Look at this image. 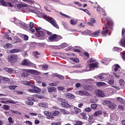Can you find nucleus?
<instances>
[{"label": "nucleus", "instance_id": "1", "mask_svg": "<svg viewBox=\"0 0 125 125\" xmlns=\"http://www.w3.org/2000/svg\"><path fill=\"white\" fill-rule=\"evenodd\" d=\"M38 17H40V18H43L46 21H47L49 23H50L52 25L54 26V27H55V28H57V29H59V26H58V24L56 23V21L54 20L53 18H50L49 17H47L46 15H44V14L42 13H39L37 14Z\"/></svg>", "mask_w": 125, "mask_h": 125}, {"label": "nucleus", "instance_id": "2", "mask_svg": "<svg viewBox=\"0 0 125 125\" xmlns=\"http://www.w3.org/2000/svg\"><path fill=\"white\" fill-rule=\"evenodd\" d=\"M113 21L111 20L108 21L106 23L104 24V26L103 27V30L102 31L101 34L103 35V36L106 37V35H107L109 31V29H111V28L113 27Z\"/></svg>", "mask_w": 125, "mask_h": 125}, {"label": "nucleus", "instance_id": "3", "mask_svg": "<svg viewBox=\"0 0 125 125\" xmlns=\"http://www.w3.org/2000/svg\"><path fill=\"white\" fill-rule=\"evenodd\" d=\"M18 60V56H17V54L15 55H10L8 56L7 58V61L10 63H11L12 64H14L15 63H16L17 62V61Z\"/></svg>", "mask_w": 125, "mask_h": 125}, {"label": "nucleus", "instance_id": "4", "mask_svg": "<svg viewBox=\"0 0 125 125\" xmlns=\"http://www.w3.org/2000/svg\"><path fill=\"white\" fill-rule=\"evenodd\" d=\"M61 39H62V36L57 35V34H53L48 37V40L50 42H58V41Z\"/></svg>", "mask_w": 125, "mask_h": 125}, {"label": "nucleus", "instance_id": "5", "mask_svg": "<svg viewBox=\"0 0 125 125\" xmlns=\"http://www.w3.org/2000/svg\"><path fill=\"white\" fill-rule=\"evenodd\" d=\"M23 73L21 74V77L23 78H28L29 76V73H31V69H23Z\"/></svg>", "mask_w": 125, "mask_h": 125}, {"label": "nucleus", "instance_id": "6", "mask_svg": "<svg viewBox=\"0 0 125 125\" xmlns=\"http://www.w3.org/2000/svg\"><path fill=\"white\" fill-rule=\"evenodd\" d=\"M98 65H99V63L98 62L90 63L89 65L90 70H91V71H93L95 68H98Z\"/></svg>", "mask_w": 125, "mask_h": 125}, {"label": "nucleus", "instance_id": "7", "mask_svg": "<svg viewBox=\"0 0 125 125\" xmlns=\"http://www.w3.org/2000/svg\"><path fill=\"white\" fill-rule=\"evenodd\" d=\"M43 113L45 116H47V119H49V120L50 119H54V117H53V115H52V112H49L47 111H44Z\"/></svg>", "mask_w": 125, "mask_h": 125}, {"label": "nucleus", "instance_id": "8", "mask_svg": "<svg viewBox=\"0 0 125 125\" xmlns=\"http://www.w3.org/2000/svg\"><path fill=\"white\" fill-rule=\"evenodd\" d=\"M61 104L62 107H63V108H69L72 107V105L68 104V103L66 102L65 101L62 103H61Z\"/></svg>", "mask_w": 125, "mask_h": 125}, {"label": "nucleus", "instance_id": "9", "mask_svg": "<svg viewBox=\"0 0 125 125\" xmlns=\"http://www.w3.org/2000/svg\"><path fill=\"white\" fill-rule=\"evenodd\" d=\"M36 37H42L45 36V33L42 31H39L38 33H35Z\"/></svg>", "mask_w": 125, "mask_h": 125}, {"label": "nucleus", "instance_id": "10", "mask_svg": "<svg viewBox=\"0 0 125 125\" xmlns=\"http://www.w3.org/2000/svg\"><path fill=\"white\" fill-rule=\"evenodd\" d=\"M97 96L99 97H104L105 95L103 93V91L101 90H98L97 91Z\"/></svg>", "mask_w": 125, "mask_h": 125}, {"label": "nucleus", "instance_id": "11", "mask_svg": "<svg viewBox=\"0 0 125 125\" xmlns=\"http://www.w3.org/2000/svg\"><path fill=\"white\" fill-rule=\"evenodd\" d=\"M0 103H2V104H6V103H10L11 104H16V103L14 101L8 100L6 102L4 101H2L0 102Z\"/></svg>", "mask_w": 125, "mask_h": 125}, {"label": "nucleus", "instance_id": "12", "mask_svg": "<svg viewBox=\"0 0 125 125\" xmlns=\"http://www.w3.org/2000/svg\"><path fill=\"white\" fill-rule=\"evenodd\" d=\"M21 65L23 66H31V63L27 61V60H24L21 62Z\"/></svg>", "mask_w": 125, "mask_h": 125}, {"label": "nucleus", "instance_id": "13", "mask_svg": "<svg viewBox=\"0 0 125 125\" xmlns=\"http://www.w3.org/2000/svg\"><path fill=\"white\" fill-rule=\"evenodd\" d=\"M3 70L4 71H5V72H7V73H8V74H12V72H13V69L11 68L4 67Z\"/></svg>", "mask_w": 125, "mask_h": 125}, {"label": "nucleus", "instance_id": "14", "mask_svg": "<svg viewBox=\"0 0 125 125\" xmlns=\"http://www.w3.org/2000/svg\"><path fill=\"white\" fill-rule=\"evenodd\" d=\"M78 92L80 95H86L87 96H88V95H89V93L87 92L86 91L80 90Z\"/></svg>", "mask_w": 125, "mask_h": 125}, {"label": "nucleus", "instance_id": "15", "mask_svg": "<svg viewBox=\"0 0 125 125\" xmlns=\"http://www.w3.org/2000/svg\"><path fill=\"white\" fill-rule=\"evenodd\" d=\"M100 30H99L95 32H93L91 34V36L94 37L95 38H96L97 37H98L100 34Z\"/></svg>", "mask_w": 125, "mask_h": 125}, {"label": "nucleus", "instance_id": "16", "mask_svg": "<svg viewBox=\"0 0 125 125\" xmlns=\"http://www.w3.org/2000/svg\"><path fill=\"white\" fill-rule=\"evenodd\" d=\"M96 85L98 86V87H100V86H106L107 84L104 82H97Z\"/></svg>", "mask_w": 125, "mask_h": 125}, {"label": "nucleus", "instance_id": "17", "mask_svg": "<svg viewBox=\"0 0 125 125\" xmlns=\"http://www.w3.org/2000/svg\"><path fill=\"white\" fill-rule=\"evenodd\" d=\"M65 97L69 99H74L75 98V95L69 93L65 94Z\"/></svg>", "mask_w": 125, "mask_h": 125}, {"label": "nucleus", "instance_id": "18", "mask_svg": "<svg viewBox=\"0 0 125 125\" xmlns=\"http://www.w3.org/2000/svg\"><path fill=\"white\" fill-rule=\"evenodd\" d=\"M39 106L43 108H48V104L47 103H39Z\"/></svg>", "mask_w": 125, "mask_h": 125}, {"label": "nucleus", "instance_id": "19", "mask_svg": "<svg viewBox=\"0 0 125 125\" xmlns=\"http://www.w3.org/2000/svg\"><path fill=\"white\" fill-rule=\"evenodd\" d=\"M53 77H57V78H58L60 80H64V79H65L62 75L58 74L57 73H55L53 75Z\"/></svg>", "mask_w": 125, "mask_h": 125}, {"label": "nucleus", "instance_id": "20", "mask_svg": "<svg viewBox=\"0 0 125 125\" xmlns=\"http://www.w3.org/2000/svg\"><path fill=\"white\" fill-rule=\"evenodd\" d=\"M57 91V89L54 87H50L48 89V92H55Z\"/></svg>", "mask_w": 125, "mask_h": 125}, {"label": "nucleus", "instance_id": "21", "mask_svg": "<svg viewBox=\"0 0 125 125\" xmlns=\"http://www.w3.org/2000/svg\"><path fill=\"white\" fill-rule=\"evenodd\" d=\"M21 51L19 49H13L10 50V53H18Z\"/></svg>", "mask_w": 125, "mask_h": 125}, {"label": "nucleus", "instance_id": "22", "mask_svg": "<svg viewBox=\"0 0 125 125\" xmlns=\"http://www.w3.org/2000/svg\"><path fill=\"white\" fill-rule=\"evenodd\" d=\"M80 116H81L83 120H87V115H86V113L84 112H82L80 114Z\"/></svg>", "mask_w": 125, "mask_h": 125}, {"label": "nucleus", "instance_id": "23", "mask_svg": "<svg viewBox=\"0 0 125 125\" xmlns=\"http://www.w3.org/2000/svg\"><path fill=\"white\" fill-rule=\"evenodd\" d=\"M61 113L63 115H69L70 114L68 111L64 109H61Z\"/></svg>", "mask_w": 125, "mask_h": 125}, {"label": "nucleus", "instance_id": "24", "mask_svg": "<svg viewBox=\"0 0 125 125\" xmlns=\"http://www.w3.org/2000/svg\"><path fill=\"white\" fill-rule=\"evenodd\" d=\"M34 93H39V92H41V91H42V89L36 86H34Z\"/></svg>", "mask_w": 125, "mask_h": 125}, {"label": "nucleus", "instance_id": "25", "mask_svg": "<svg viewBox=\"0 0 125 125\" xmlns=\"http://www.w3.org/2000/svg\"><path fill=\"white\" fill-rule=\"evenodd\" d=\"M4 48H11L12 47V44L10 43H7L5 45L3 46Z\"/></svg>", "mask_w": 125, "mask_h": 125}, {"label": "nucleus", "instance_id": "26", "mask_svg": "<svg viewBox=\"0 0 125 125\" xmlns=\"http://www.w3.org/2000/svg\"><path fill=\"white\" fill-rule=\"evenodd\" d=\"M34 96L36 97L38 99H43V98H44V97L42 95L36 94L34 95Z\"/></svg>", "mask_w": 125, "mask_h": 125}, {"label": "nucleus", "instance_id": "27", "mask_svg": "<svg viewBox=\"0 0 125 125\" xmlns=\"http://www.w3.org/2000/svg\"><path fill=\"white\" fill-rule=\"evenodd\" d=\"M102 114H103V112H102V111H96L93 115L94 117H97V116H99L100 115H102Z\"/></svg>", "mask_w": 125, "mask_h": 125}, {"label": "nucleus", "instance_id": "28", "mask_svg": "<svg viewBox=\"0 0 125 125\" xmlns=\"http://www.w3.org/2000/svg\"><path fill=\"white\" fill-rule=\"evenodd\" d=\"M84 90H87V91H88L89 90H91V89H92V87H91V86L89 85H85L84 87Z\"/></svg>", "mask_w": 125, "mask_h": 125}, {"label": "nucleus", "instance_id": "29", "mask_svg": "<svg viewBox=\"0 0 125 125\" xmlns=\"http://www.w3.org/2000/svg\"><path fill=\"white\" fill-rule=\"evenodd\" d=\"M39 71L33 69H30V74L32 75H39Z\"/></svg>", "mask_w": 125, "mask_h": 125}, {"label": "nucleus", "instance_id": "30", "mask_svg": "<svg viewBox=\"0 0 125 125\" xmlns=\"http://www.w3.org/2000/svg\"><path fill=\"white\" fill-rule=\"evenodd\" d=\"M74 110L76 115H78L79 113H81V112H82V110L78 107H74Z\"/></svg>", "mask_w": 125, "mask_h": 125}, {"label": "nucleus", "instance_id": "31", "mask_svg": "<svg viewBox=\"0 0 125 125\" xmlns=\"http://www.w3.org/2000/svg\"><path fill=\"white\" fill-rule=\"evenodd\" d=\"M25 104L29 106H32V105H34V102L31 101V100H28L27 101L25 102Z\"/></svg>", "mask_w": 125, "mask_h": 125}, {"label": "nucleus", "instance_id": "32", "mask_svg": "<svg viewBox=\"0 0 125 125\" xmlns=\"http://www.w3.org/2000/svg\"><path fill=\"white\" fill-rule=\"evenodd\" d=\"M70 59L72 60V61H73V62H75V63H79V62H80V60L78 58H70Z\"/></svg>", "mask_w": 125, "mask_h": 125}, {"label": "nucleus", "instance_id": "33", "mask_svg": "<svg viewBox=\"0 0 125 125\" xmlns=\"http://www.w3.org/2000/svg\"><path fill=\"white\" fill-rule=\"evenodd\" d=\"M9 105H7L6 104H3L2 105V109L5 110V111H8V110H9Z\"/></svg>", "mask_w": 125, "mask_h": 125}, {"label": "nucleus", "instance_id": "34", "mask_svg": "<svg viewBox=\"0 0 125 125\" xmlns=\"http://www.w3.org/2000/svg\"><path fill=\"white\" fill-rule=\"evenodd\" d=\"M114 67L115 68L114 70L115 71V72H117V71H118L119 69L121 68V66H120V65H119L118 64H115Z\"/></svg>", "mask_w": 125, "mask_h": 125}, {"label": "nucleus", "instance_id": "35", "mask_svg": "<svg viewBox=\"0 0 125 125\" xmlns=\"http://www.w3.org/2000/svg\"><path fill=\"white\" fill-rule=\"evenodd\" d=\"M58 83H59V82L57 81L56 82L51 83L49 84L50 86H56L57 85H58Z\"/></svg>", "mask_w": 125, "mask_h": 125}, {"label": "nucleus", "instance_id": "36", "mask_svg": "<svg viewBox=\"0 0 125 125\" xmlns=\"http://www.w3.org/2000/svg\"><path fill=\"white\" fill-rule=\"evenodd\" d=\"M91 108L93 109V110H96V109H97V104H91Z\"/></svg>", "mask_w": 125, "mask_h": 125}, {"label": "nucleus", "instance_id": "37", "mask_svg": "<svg viewBox=\"0 0 125 125\" xmlns=\"http://www.w3.org/2000/svg\"><path fill=\"white\" fill-rule=\"evenodd\" d=\"M59 114H60V112L59 111L55 110L54 112H52V116L54 117V116H58Z\"/></svg>", "mask_w": 125, "mask_h": 125}, {"label": "nucleus", "instance_id": "38", "mask_svg": "<svg viewBox=\"0 0 125 125\" xmlns=\"http://www.w3.org/2000/svg\"><path fill=\"white\" fill-rule=\"evenodd\" d=\"M108 108L110 109H116L115 104H110L108 105Z\"/></svg>", "mask_w": 125, "mask_h": 125}, {"label": "nucleus", "instance_id": "39", "mask_svg": "<svg viewBox=\"0 0 125 125\" xmlns=\"http://www.w3.org/2000/svg\"><path fill=\"white\" fill-rule=\"evenodd\" d=\"M97 102H98V100L96 98L92 99L90 100L91 103H97Z\"/></svg>", "mask_w": 125, "mask_h": 125}, {"label": "nucleus", "instance_id": "40", "mask_svg": "<svg viewBox=\"0 0 125 125\" xmlns=\"http://www.w3.org/2000/svg\"><path fill=\"white\" fill-rule=\"evenodd\" d=\"M97 12H99V13H101V12H102V11H103V9L101 7H100V6H98L97 7V9H96Z\"/></svg>", "mask_w": 125, "mask_h": 125}, {"label": "nucleus", "instance_id": "41", "mask_svg": "<svg viewBox=\"0 0 125 125\" xmlns=\"http://www.w3.org/2000/svg\"><path fill=\"white\" fill-rule=\"evenodd\" d=\"M0 3L3 6H7V3H6V2H5V1H4L3 0H0Z\"/></svg>", "mask_w": 125, "mask_h": 125}, {"label": "nucleus", "instance_id": "42", "mask_svg": "<svg viewBox=\"0 0 125 125\" xmlns=\"http://www.w3.org/2000/svg\"><path fill=\"white\" fill-rule=\"evenodd\" d=\"M67 46H68V44L66 43H63L60 45L61 48H65V47H67Z\"/></svg>", "mask_w": 125, "mask_h": 125}, {"label": "nucleus", "instance_id": "43", "mask_svg": "<svg viewBox=\"0 0 125 125\" xmlns=\"http://www.w3.org/2000/svg\"><path fill=\"white\" fill-rule=\"evenodd\" d=\"M34 55L36 58H39V56L38 55H41V54L38 51H35L33 52Z\"/></svg>", "mask_w": 125, "mask_h": 125}, {"label": "nucleus", "instance_id": "44", "mask_svg": "<svg viewBox=\"0 0 125 125\" xmlns=\"http://www.w3.org/2000/svg\"><path fill=\"white\" fill-rule=\"evenodd\" d=\"M8 121L9 122V123L11 125H12V124H14V121H13V120L12 119V117H10L8 119Z\"/></svg>", "mask_w": 125, "mask_h": 125}, {"label": "nucleus", "instance_id": "45", "mask_svg": "<svg viewBox=\"0 0 125 125\" xmlns=\"http://www.w3.org/2000/svg\"><path fill=\"white\" fill-rule=\"evenodd\" d=\"M11 112L13 113V114H16L17 115H22V113H21L20 112L18 111H15L13 110H11Z\"/></svg>", "mask_w": 125, "mask_h": 125}, {"label": "nucleus", "instance_id": "46", "mask_svg": "<svg viewBox=\"0 0 125 125\" xmlns=\"http://www.w3.org/2000/svg\"><path fill=\"white\" fill-rule=\"evenodd\" d=\"M70 23L71 25H73L74 26V25H76V24H77V21H75V20L72 19L70 20Z\"/></svg>", "mask_w": 125, "mask_h": 125}, {"label": "nucleus", "instance_id": "47", "mask_svg": "<svg viewBox=\"0 0 125 125\" xmlns=\"http://www.w3.org/2000/svg\"><path fill=\"white\" fill-rule=\"evenodd\" d=\"M60 15H62V16H63L64 17H65L66 18H71V17L65 14H63V13H62V12H60Z\"/></svg>", "mask_w": 125, "mask_h": 125}, {"label": "nucleus", "instance_id": "48", "mask_svg": "<svg viewBox=\"0 0 125 125\" xmlns=\"http://www.w3.org/2000/svg\"><path fill=\"white\" fill-rule=\"evenodd\" d=\"M1 80L2 81H4L5 82H9L10 81V79H9V78L3 77H2Z\"/></svg>", "mask_w": 125, "mask_h": 125}, {"label": "nucleus", "instance_id": "49", "mask_svg": "<svg viewBox=\"0 0 125 125\" xmlns=\"http://www.w3.org/2000/svg\"><path fill=\"white\" fill-rule=\"evenodd\" d=\"M22 83L23 84H25V85H29V86L31 85L30 82H29L28 81H22Z\"/></svg>", "mask_w": 125, "mask_h": 125}, {"label": "nucleus", "instance_id": "50", "mask_svg": "<svg viewBox=\"0 0 125 125\" xmlns=\"http://www.w3.org/2000/svg\"><path fill=\"white\" fill-rule=\"evenodd\" d=\"M80 10H83V11H84V12L87 13V14H88V15H90V13H89V12L88 11V10H87V9H84L83 8H80Z\"/></svg>", "mask_w": 125, "mask_h": 125}, {"label": "nucleus", "instance_id": "51", "mask_svg": "<svg viewBox=\"0 0 125 125\" xmlns=\"http://www.w3.org/2000/svg\"><path fill=\"white\" fill-rule=\"evenodd\" d=\"M114 83L115 81H114L113 79H110L108 82V83H109V84H114Z\"/></svg>", "mask_w": 125, "mask_h": 125}, {"label": "nucleus", "instance_id": "52", "mask_svg": "<svg viewBox=\"0 0 125 125\" xmlns=\"http://www.w3.org/2000/svg\"><path fill=\"white\" fill-rule=\"evenodd\" d=\"M122 36L124 37V39H125V29L122 28Z\"/></svg>", "mask_w": 125, "mask_h": 125}, {"label": "nucleus", "instance_id": "53", "mask_svg": "<svg viewBox=\"0 0 125 125\" xmlns=\"http://www.w3.org/2000/svg\"><path fill=\"white\" fill-rule=\"evenodd\" d=\"M84 111L85 112H91L92 109L90 107H86L84 109Z\"/></svg>", "mask_w": 125, "mask_h": 125}, {"label": "nucleus", "instance_id": "54", "mask_svg": "<svg viewBox=\"0 0 125 125\" xmlns=\"http://www.w3.org/2000/svg\"><path fill=\"white\" fill-rule=\"evenodd\" d=\"M16 85H10L9 86V89H12V90H13V89H15V88H16Z\"/></svg>", "mask_w": 125, "mask_h": 125}, {"label": "nucleus", "instance_id": "55", "mask_svg": "<svg viewBox=\"0 0 125 125\" xmlns=\"http://www.w3.org/2000/svg\"><path fill=\"white\" fill-rule=\"evenodd\" d=\"M24 6H25V5L23 4H19L17 5V7L18 8H21V7H24Z\"/></svg>", "mask_w": 125, "mask_h": 125}, {"label": "nucleus", "instance_id": "56", "mask_svg": "<svg viewBox=\"0 0 125 125\" xmlns=\"http://www.w3.org/2000/svg\"><path fill=\"white\" fill-rule=\"evenodd\" d=\"M23 38H24V41H28V40H29V37L26 35H22Z\"/></svg>", "mask_w": 125, "mask_h": 125}, {"label": "nucleus", "instance_id": "57", "mask_svg": "<svg viewBox=\"0 0 125 125\" xmlns=\"http://www.w3.org/2000/svg\"><path fill=\"white\" fill-rule=\"evenodd\" d=\"M40 30H42V27H38L35 28L36 32H37V33H39V32H41Z\"/></svg>", "mask_w": 125, "mask_h": 125}, {"label": "nucleus", "instance_id": "58", "mask_svg": "<svg viewBox=\"0 0 125 125\" xmlns=\"http://www.w3.org/2000/svg\"><path fill=\"white\" fill-rule=\"evenodd\" d=\"M113 51H117L118 52V51H120V49H119L118 47H114L113 49Z\"/></svg>", "mask_w": 125, "mask_h": 125}, {"label": "nucleus", "instance_id": "59", "mask_svg": "<svg viewBox=\"0 0 125 125\" xmlns=\"http://www.w3.org/2000/svg\"><path fill=\"white\" fill-rule=\"evenodd\" d=\"M118 108L119 109H120L121 110H124V109H125V106H123L122 105H119L118 106Z\"/></svg>", "mask_w": 125, "mask_h": 125}, {"label": "nucleus", "instance_id": "60", "mask_svg": "<svg viewBox=\"0 0 125 125\" xmlns=\"http://www.w3.org/2000/svg\"><path fill=\"white\" fill-rule=\"evenodd\" d=\"M124 83H125V81H124L123 79H121L119 81V83L120 85H123V84H124Z\"/></svg>", "mask_w": 125, "mask_h": 125}, {"label": "nucleus", "instance_id": "61", "mask_svg": "<svg viewBox=\"0 0 125 125\" xmlns=\"http://www.w3.org/2000/svg\"><path fill=\"white\" fill-rule=\"evenodd\" d=\"M29 27L30 29H33V28H34V22H31L29 24Z\"/></svg>", "mask_w": 125, "mask_h": 125}, {"label": "nucleus", "instance_id": "62", "mask_svg": "<svg viewBox=\"0 0 125 125\" xmlns=\"http://www.w3.org/2000/svg\"><path fill=\"white\" fill-rule=\"evenodd\" d=\"M47 68H48V65H43L42 69H44V70H47Z\"/></svg>", "mask_w": 125, "mask_h": 125}, {"label": "nucleus", "instance_id": "63", "mask_svg": "<svg viewBox=\"0 0 125 125\" xmlns=\"http://www.w3.org/2000/svg\"><path fill=\"white\" fill-rule=\"evenodd\" d=\"M74 4H77V5H78L79 6H82V3L78 1L74 2Z\"/></svg>", "mask_w": 125, "mask_h": 125}, {"label": "nucleus", "instance_id": "64", "mask_svg": "<svg viewBox=\"0 0 125 125\" xmlns=\"http://www.w3.org/2000/svg\"><path fill=\"white\" fill-rule=\"evenodd\" d=\"M52 125H61V124H60V123L58 122L57 123H51Z\"/></svg>", "mask_w": 125, "mask_h": 125}]
</instances>
